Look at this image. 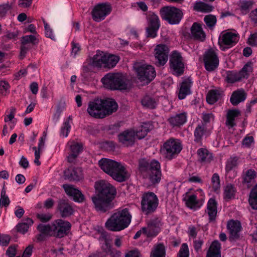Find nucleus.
I'll list each match as a JSON object with an SVG mask.
<instances>
[{"instance_id": "24", "label": "nucleus", "mask_w": 257, "mask_h": 257, "mask_svg": "<svg viewBox=\"0 0 257 257\" xmlns=\"http://www.w3.org/2000/svg\"><path fill=\"white\" fill-rule=\"evenodd\" d=\"M190 37L194 40L203 42L206 38L202 25L197 23H194L190 28Z\"/></svg>"}, {"instance_id": "57", "label": "nucleus", "mask_w": 257, "mask_h": 257, "mask_svg": "<svg viewBox=\"0 0 257 257\" xmlns=\"http://www.w3.org/2000/svg\"><path fill=\"white\" fill-rule=\"evenodd\" d=\"M82 149V146L77 143L72 142L70 145L71 153L79 155Z\"/></svg>"}, {"instance_id": "1", "label": "nucleus", "mask_w": 257, "mask_h": 257, "mask_svg": "<svg viewBox=\"0 0 257 257\" xmlns=\"http://www.w3.org/2000/svg\"><path fill=\"white\" fill-rule=\"evenodd\" d=\"M97 194L92 197V201L97 211L106 212L111 208L110 202L116 194L115 188L105 180H100L95 184Z\"/></svg>"}, {"instance_id": "61", "label": "nucleus", "mask_w": 257, "mask_h": 257, "mask_svg": "<svg viewBox=\"0 0 257 257\" xmlns=\"http://www.w3.org/2000/svg\"><path fill=\"white\" fill-rule=\"evenodd\" d=\"M202 118L205 122H209L214 120V115L211 113H203Z\"/></svg>"}, {"instance_id": "12", "label": "nucleus", "mask_w": 257, "mask_h": 257, "mask_svg": "<svg viewBox=\"0 0 257 257\" xmlns=\"http://www.w3.org/2000/svg\"><path fill=\"white\" fill-rule=\"evenodd\" d=\"M217 50L210 48L206 51L203 55L205 69L209 72L215 70L218 66L219 60Z\"/></svg>"}, {"instance_id": "25", "label": "nucleus", "mask_w": 257, "mask_h": 257, "mask_svg": "<svg viewBox=\"0 0 257 257\" xmlns=\"http://www.w3.org/2000/svg\"><path fill=\"white\" fill-rule=\"evenodd\" d=\"M64 177L70 181H79L83 178L82 169L80 168H69L64 171Z\"/></svg>"}, {"instance_id": "3", "label": "nucleus", "mask_w": 257, "mask_h": 257, "mask_svg": "<svg viewBox=\"0 0 257 257\" xmlns=\"http://www.w3.org/2000/svg\"><path fill=\"white\" fill-rule=\"evenodd\" d=\"M99 165L104 172L117 182H124L130 176L125 167L115 161L105 158L102 159L99 161Z\"/></svg>"}, {"instance_id": "18", "label": "nucleus", "mask_w": 257, "mask_h": 257, "mask_svg": "<svg viewBox=\"0 0 257 257\" xmlns=\"http://www.w3.org/2000/svg\"><path fill=\"white\" fill-rule=\"evenodd\" d=\"M98 240L100 244V248L102 251H99L105 255H108L110 252L113 249L111 244V238L110 235L106 231H102L100 232V236Z\"/></svg>"}, {"instance_id": "43", "label": "nucleus", "mask_w": 257, "mask_h": 257, "mask_svg": "<svg viewBox=\"0 0 257 257\" xmlns=\"http://www.w3.org/2000/svg\"><path fill=\"white\" fill-rule=\"evenodd\" d=\"M151 257H165V248L162 244H159L154 247L151 253Z\"/></svg>"}, {"instance_id": "2", "label": "nucleus", "mask_w": 257, "mask_h": 257, "mask_svg": "<svg viewBox=\"0 0 257 257\" xmlns=\"http://www.w3.org/2000/svg\"><path fill=\"white\" fill-rule=\"evenodd\" d=\"M117 103L111 99H95L89 102L87 112L95 118H104L115 111Z\"/></svg>"}, {"instance_id": "39", "label": "nucleus", "mask_w": 257, "mask_h": 257, "mask_svg": "<svg viewBox=\"0 0 257 257\" xmlns=\"http://www.w3.org/2000/svg\"><path fill=\"white\" fill-rule=\"evenodd\" d=\"M242 78L239 72L228 71L226 72V81L229 83H233L242 80Z\"/></svg>"}, {"instance_id": "19", "label": "nucleus", "mask_w": 257, "mask_h": 257, "mask_svg": "<svg viewBox=\"0 0 257 257\" xmlns=\"http://www.w3.org/2000/svg\"><path fill=\"white\" fill-rule=\"evenodd\" d=\"M135 135V131L133 130L123 131L118 135L119 142L125 147L132 146L136 140Z\"/></svg>"}, {"instance_id": "14", "label": "nucleus", "mask_w": 257, "mask_h": 257, "mask_svg": "<svg viewBox=\"0 0 257 257\" xmlns=\"http://www.w3.org/2000/svg\"><path fill=\"white\" fill-rule=\"evenodd\" d=\"M239 35L236 33L224 32L221 33L218 40V44L222 50L229 49L234 46L239 40Z\"/></svg>"}, {"instance_id": "44", "label": "nucleus", "mask_w": 257, "mask_h": 257, "mask_svg": "<svg viewBox=\"0 0 257 257\" xmlns=\"http://www.w3.org/2000/svg\"><path fill=\"white\" fill-rule=\"evenodd\" d=\"M38 36L39 35H30L22 37L21 38L22 45H26L28 44H37L39 43Z\"/></svg>"}, {"instance_id": "55", "label": "nucleus", "mask_w": 257, "mask_h": 257, "mask_svg": "<svg viewBox=\"0 0 257 257\" xmlns=\"http://www.w3.org/2000/svg\"><path fill=\"white\" fill-rule=\"evenodd\" d=\"M242 145L245 148H250L254 144V139L252 136L246 135L242 141Z\"/></svg>"}, {"instance_id": "31", "label": "nucleus", "mask_w": 257, "mask_h": 257, "mask_svg": "<svg viewBox=\"0 0 257 257\" xmlns=\"http://www.w3.org/2000/svg\"><path fill=\"white\" fill-rule=\"evenodd\" d=\"M206 212L209 216V222L215 220L217 214V202L214 198L208 200Z\"/></svg>"}, {"instance_id": "53", "label": "nucleus", "mask_w": 257, "mask_h": 257, "mask_svg": "<svg viewBox=\"0 0 257 257\" xmlns=\"http://www.w3.org/2000/svg\"><path fill=\"white\" fill-rule=\"evenodd\" d=\"M211 183L214 191H217L220 188V179L218 174L214 173L211 178Z\"/></svg>"}, {"instance_id": "47", "label": "nucleus", "mask_w": 257, "mask_h": 257, "mask_svg": "<svg viewBox=\"0 0 257 257\" xmlns=\"http://www.w3.org/2000/svg\"><path fill=\"white\" fill-rule=\"evenodd\" d=\"M238 158L237 157H230L226 163L225 171L227 173L232 170L238 165Z\"/></svg>"}, {"instance_id": "17", "label": "nucleus", "mask_w": 257, "mask_h": 257, "mask_svg": "<svg viewBox=\"0 0 257 257\" xmlns=\"http://www.w3.org/2000/svg\"><path fill=\"white\" fill-rule=\"evenodd\" d=\"M71 225L68 221L57 219L53 222L54 236L61 238L67 235L70 229Z\"/></svg>"}, {"instance_id": "29", "label": "nucleus", "mask_w": 257, "mask_h": 257, "mask_svg": "<svg viewBox=\"0 0 257 257\" xmlns=\"http://www.w3.org/2000/svg\"><path fill=\"white\" fill-rule=\"evenodd\" d=\"M246 93L243 89H239L232 93L230 101L233 105H237L239 103L244 101L246 98Z\"/></svg>"}, {"instance_id": "26", "label": "nucleus", "mask_w": 257, "mask_h": 257, "mask_svg": "<svg viewBox=\"0 0 257 257\" xmlns=\"http://www.w3.org/2000/svg\"><path fill=\"white\" fill-rule=\"evenodd\" d=\"M58 209L62 217H68L74 212L72 206L65 200H61L58 202Z\"/></svg>"}, {"instance_id": "7", "label": "nucleus", "mask_w": 257, "mask_h": 257, "mask_svg": "<svg viewBox=\"0 0 257 257\" xmlns=\"http://www.w3.org/2000/svg\"><path fill=\"white\" fill-rule=\"evenodd\" d=\"M157 196L152 192H145L141 197V206L142 211L147 215L154 212L159 205Z\"/></svg>"}, {"instance_id": "22", "label": "nucleus", "mask_w": 257, "mask_h": 257, "mask_svg": "<svg viewBox=\"0 0 257 257\" xmlns=\"http://www.w3.org/2000/svg\"><path fill=\"white\" fill-rule=\"evenodd\" d=\"M160 221L158 220H153L148 223L146 227H143V233L147 237L156 236L160 231Z\"/></svg>"}, {"instance_id": "60", "label": "nucleus", "mask_w": 257, "mask_h": 257, "mask_svg": "<svg viewBox=\"0 0 257 257\" xmlns=\"http://www.w3.org/2000/svg\"><path fill=\"white\" fill-rule=\"evenodd\" d=\"M37 217L42 222H47L51 219L52 216L49 213H39Z\"/></svg>"}, {"instance_id": "15", "label": "nucleus", "mask_w": 257, "mask_h": 257, "mask_svg": "<svg viewBox=\"0 0 257 257\" xmlns=\"http://www.w3.org/2000/svg\"><path fill=\"white\" fill-rule=\"evenodd\" d=\"M147 20L148 25L146 28L147 36L154 38L157 36L160 26L159 17L154 13L150 12L147 15Z\"/></svg>"}, {"instance_id": "64", "label": "nucleus", "mask_w": 257, "mask_h": 257, "mask_svg": "<svg viewBox=\"0 0 257 257\" xmlns=\"http://www.w3.org/2000/svg\"><path fill=\"white\" fill-rule=\"evenodd\" d=\"M249 17L251 22L257 25V8L250 12Z\"/></svg>"}, {"instance_id": "50", "label": "nucleus", "mask_w": 257, "mask_h": 257, "mask_svg": "<svg viewBox=\"0 0 257 257\" xmlns=\"http://www.w3.org/2000/svg\"><path fill=\"white\" fill-rule=\"evenodd\" d=\"M71 129V125L69 120L65 121L61 128L60 136L63 137H67Z\"/></svg>"}, {"instance_id": "52", "label": "nucleus", "mask_w": 257, "mask_h": 257, "mask_svg": "<svg viewBox=\"0 0 257 257\" xmlns=\"http://www.w3.org/2000/svg\"><path fill=\"white\" fill-rule=\"evenodd\" d=\"M148 132V129H147L144 125H142L139 130L135 132L136 139L140 140L145 138L147 136Z\"/></svg>"}, {"instance_id": "58", "label": "nucleus", "mask_w": 257, "mask_h": 257, "mask_svg": "<svg viewBox=\"0 0 257 257\" xmlns=\"http://www.w3.org/2000/svg\"><path fill=\"white\" fill-rule=\"evenodd\" d=\"M11 9L12 6L9 3L0 5V16H5Z\"/></svg>"}, {"instance_id": "51", "label": "nucleus", "mask_w": 257, "mask_h": 257, "mask_svg": "<svg viewBox=\"0 0 257 257\" xmlns=\"http://www.w3.org/2000/svg\"><path fill=\"white\" fill-rule=\"evenodd\" d=\"M253 4V0L242 1L240 3V8L243 12L246 13L252 7Z\"/></svg>"}, {"instance_id": "21", "label": "nucleus", "mask_w": 257, "mask_h": 257, "mask_svg": "<svg viewBox=\"0 0 257 257\" xmlns=\"http://www.w3.org/2000/svg\"><path fill=\"white\" fill-rule=\"evenodd\" d=\"M257 173L253 169H244L241 175L242 182L247 187L250 188L255 183Z\"/></svg>"}, {"instance_id": "23", "label": "nucleus", "mask_w": 257, "mask_h": 257, "mask_svg": "<svg viewBox=\"0 0 257 257\" xmlns=\"http://www.w3.org/2000/svg\"><path fill=\"white\" fill-rule=\"evenodd\" d=\"M63 188L68 196L73 197L74 201L78 202H82L84 201L85 199L84 195L73 185L64 184L63 185Z\"/></svg>"}, {"instance_id": "11", "label": "nucleus", "mask_w": 257, "mask_h": 257, "mask_svg": "<svg viewBox=\"0 0 257 257\" xmlns=\"http://www.w3.org/2000/svg\"><path fill=\"white\" fill-rule=\"evenodd\" d=\"M112 11V6L108 3H101L96 4L91 11L93 20L96 22H100L105 19Z\"/></svg>"}, {"instance_id": "32", "label": "nucleus", "mask_w": 257, "mask_h": 257, "mask_svg": "<svg viewBox=\"0 0 257 257\" xmlns=\"http://www.w3.org/2000/svg\"><path fill=\"white\" fill-rule=\"evenodd\" d=\"M106 53L103 51L97 50L95 55L91 60V65L95 67H104Z\"/></svg>"}, {"instance_id": "49", "label": "nucleus", "mask_w": 257, "mask_h": 257, "mask_svg": "<svg viewBox=\"0 0 257 257\" xmlns=\"http://www.w3.org/2000/svg\"><path fill=\"white\" fill-rule=\"evenodd\" d=\"M204 21L209 29H212L216 25V18L214 16L207 15L204 17Z\"/></svg>"}, {"instance_id": "27", "label": "nucleus", "mask_w": 257, "mask_h": 257, "mask_svg": "<svg viewBox=\"0 0 257 257\" xmlns=\"http://www.w3.org/2000/svg\"><path fill=\"white\" fill-rule=\"evenodd\" d=\"M227 228L229 231L230 237L234 239L238 237L241 226L239 221L230 220L227 222Z\"/></svg>"}, {"instance_id": "5", "label": "nucleus", "mask_w": 257, "mask_h": 257, "mask_svg": "<svg viewBox=\"0 0 257 257\" xmlns=\"http://www.w3.org/2000/svg\"><path fill=\"white\" fill-rule=\"evenodd\" d=\"M139 169L143 177L148 179L152 184L160 181L162 174L160 164L158 161L142 159L139 160Z\"/></svg>"}, {"instance_id": "30", "label": "nucleus", "mask_w": 257, "mask_h": 257, "mask_svg": "<svg viewBox=\"0 0 257 257\" xmlns=\"http://www.w3.org/2000/svg\"><path fill=\"white\" fill-rule=\"evenodd\" d=\"M184 200L186 201V206L193 209L199 208L202 206L203 202V199L198 200L195 194H186Z\"/></svg>"}, {"instance_id": "42", "label": "nucleus", "mask_w": 257, "mask_h": 257, "mask_svg": "<svg viewBox=\"0 0 257 257\" xmlns=\"http://www.w3.org/2000/svg\"><path fill=\"white\" fill-rule=\"evenodd\" d=\"M37 229L40 233L45 234L46 235L54 236L55 232L53 229V223L52 225L40 224L38 226Z\"/></svg>"}, {"instance_id": "9", "label": "nucleus", "mask_w": 257, "mask_h": 257, "mask_svg": "<svg viewBox=\"0 0 257 257\" xmlns=\"http://www.w3.org/2000/svg\"><path fill=\"white\" fill-rule=\"evenodd\" d=\"M161 18L171 25L178 24L181 21L183 13L181 10L175 7L166 6L160 10Z\"/></svg>"}, {"instance_id": "54", "label": "nucleus", "mask_w": 257, "mask_h": 257, "mask_svg": "<svg viewBox=\"0 0 257 257\" xmlns=\"http://www.w3.org/2000/svg\"><path fill=\"white\" fill-rule=\"evenodd\" d=\"M189 251L186 243H183L178 253L177 257H189Z\"/></svg>"}, {"instance_id": "20", "label": "nucleus", "mask_w": 257, "mask_h": 257, "mask_svg": "<svg viewBox=\"0 0 257 257\" xmlns=\"http://www.w3.org/2000/svg\"><path fill=\"white\" fill-rule=\"evenodd\" d=\"M187 120V113L182 112L170 116L168 118V122L172 127H180L185 124Z\"/></svg>"}, {"instance_id": "13", "label": "nucleus", "mask_w": 257, "mask_h": 257, "mask_svg": "<svg viewBox=\"0 0 257 257\" xmlns=\"http://www.w3.org/2000/svg\"><path fill=\"white\" fill-rule=\"evenodd\" d=\"M169 62L171 70L174 75L179 76L183 73L184 65L180 53L176 51H173Z\"/></svg>"}, {"instance_id": "35", "label": "nucleus", "mask_w": 257, "mask_h": 257, "mask_svg": "<svg viewBox=\"0 0 257 257\" xmlns=\"http://www.w3.org/2000/svg\"><path fill=\"white\" fill-rule=\"evenodd\" d=\"M240 112L236 109L229 110L226 115V125L229 127H232L236 125L235 119L239 115Z\"/></svg>"}, {"instance_id": "6", "label": "nucleus", "mask_w": 257, "mask_h": 257, "mask_svg": "<svg viewBox=\"0 0 257 257\" xmlns=\"http://www.w3.org/2000/svg\"><path fill=\"white\" fill-rule=\"evenodd\" d=\"M104 87L111 90H127L129 88V81L121 73H108L102 79Z\"/></svg>"}, {"instance_id": "45", "label": "nucleus", "mask_w": 257, "mask_h": 257, "mask_svg": "<svg viewBox=\"0 0 257 257\" xmlns=\"http://www.w3.org/2000/svg\"><path fill=\"white\" fill-rule=\"evenodd\" d=\"M142 104L144 107L150 109L155 108L157 105V103L155 99L148 95L145 96L143 97L142 100Z\"/></svg>"}, {"instance_id": "41", "label": "nucleus", "mask_w": 257, "mask_h": 257, "mask_svg": "<svg viewBox=\"0 0 257 257\" xmlns=\"http://www.w3.org/2000/svg\"><path fill=\"white\" fill-rule=\"evenodd\" d=\"M253 70V63L249 61L247 62L243 68L238 71L242 79H246L248 77Z\"/></svg>"}, {"instance_id": "36", "label": "nucleus", "mask_w": 257, "mask_h": 257, "mask_svg": "<svg viewBox=\"0 0 257 257\" xmlns=\"http://www.w3.org/2000/svg\"><path fill=\"white\" fill-rule=\"evenodd\" d=\"M34 222L33 220L30 218H26L23 219V221L18 223L16 226L17 230L18 232L25 234L26 233L29 227L32 225Z\"/></svg>"}, {"instance_id": "56", "label": "nucleus", "mask_w": 257, "mask_h": 257, "mask_svg": "<svg viewBox=\"0 0 257 257\" xmlns=\"http://www.w3.org/2000/svg\"><path fill=\"white\" fill-rule=\"evenodd\" d=\"M43 22L44 24L46 36L48 38H50L52 40H55V36L53 34L52 29L45 21L44 20Z\"/></svg>"}, {"instance_id": "4", "label": "nucleus", "mask_w": 257, "mask_h": 257, "mask_svg": "<svg viewBox=\"0 0 257 257\" xmlns=\"http://www.w3.org/2000/svg\"><path fill=\"white\" fill-rule=\"evenodd\" d=\"M132 215L127 208L117 210L106 221L105 226L109 230L119 231L127 227Z\"/></svg>"}, {"instance_id": "33", "label": "nucleus", "mask_w": 257, "mask_h": 257, "mask_svg": "<svg viewBox=\"0 0 257 257\" xmlns=\"http://www.w3.org/2000/svg\"><path fill=\"white\" fill-rule=\"evenodd\" d=\"M221 244L218 240L213 241L211 244L206 257H221Z\"/></svg>"}, {"instance_id": "37", "label": "nucleus", "mask_w": 257, "mask_h": 257, "mask_svg": "<svg viewBox=\"0 0 257 257\" xmlns=\"http://www.w3.org/2000/svg\"><path fill=\"white\" fill-rule=\"evenodd\" d=\"M197 155L198 156V160L201 163H209L212 159V154L206 149L200 148L198 149Z\"/></svg>"}, {"instance_id": "62", "label": "nucleus", "mask_w": 257, "mask_h": 257, "mask_svg": "<svg viewBox=\"0 0 257 257\" xmlns=\"http://www.w3.org/2000/svg\"><path fill=\"white\" fill-rule=\"evenodd\" d=\"M10 240V237L7 235H0V244L3 246H7Z\"/></svg>"}, {"instance_id": "46", "label": "nucleus", "mask_w": 257, "mask_h": 257, "mask_svg": "<svg viewBox=\"0 0 257 257\" xmlns=\"http://www.w3.org/2000/svg\"><path fill=\"white\" fill-rule=\"evenodd\" d=\"M205 132V127L203 124H199L195 129L194 135V141L197 143H199L201 142L202 137Z\"/></svg>"}, {"instance_id": "8", "label": "nucleus", "mask_w": 257, "mask_h": 257, "mask_svg": "<svg viewBox=\"0 0 257 257\" xmlns=\"http://www.w3.org/2000/svg\"><path fill=\"white\" fill-rule=\"evenodd\" d=\"M134 68L138 79L144 84H148L156 76L155 69L151 65L137 62L135 63Z\"/></svg>"}, {"instance_id": "10", "label": "nucleus", "mask_w": 257, "mask_h": 257, "mask_svg": "<svg viewBox=\"0 0 257 257\" xmlns=\"http://www.w3.org/2000/svg\"><path fill=\"white\" fill-rule=\"evenodd\" d=\"M182 150V146L178 139L170 138L166 141L161 149L162 155L169 160H171L178 155Z\"/></svg>"}, {"instance_id": "63", "label": "nucleus", "mask_w": 257, "mask_h": 257, "mask_svg": "<svg viewBox=\"0 0 257 257\" xmlns=\"http://www.w3.org/2000/svg\"><path fill=\"white\" fill-rule=\"evenodd\" d=\"M248 44L251 46L257 45V33L251 34L248 39Z\"/></svg>"}, {"instance_id": "16", "label": "nucleus", "mask_w": 257, "mask_h": 257, "mask_svg": "<svg viewBox=\"0 0 257 257\" xmlns=\"http://www.w3.org/2000/svg\"><path fill=\"white\" fill-rule=\"evenodd\" d=\"M169 49L165 44L157 45L155 49L154 55L155 64L157 66H164L168 61Z\"/></svg>"}, {"instance_id": "38", "label": "nucleus", "mask_w": 257, "mask_h": 257, "mask_svg": "<svg viewBox=\"0 0 257 257\" xmlns=\"http://www.w3.org/2000/svg\"><path fill=\"white\" fill-rule=\"evenodd\" d=\"M106 60L104 62V67L112 68L114 67L119 61V57L114 55L106 53Z\"/></svg>"}, {"instance_id": "48", "label": "nucleus", "mask_w": 257, "mask_h": 257, "mask_svg": "<svg viewBox=\"0 0 257 257\" xmlns=\"http://www.w3.org/2000/svg\"><path fill=\"white\" fill-rule=\"evenodd\" d=\"M235 189L231 184L227 185L224 190V198L225 199H230L234 197Z\"/></svg>"}, {"instance_id": "28", "label": "nucleus", "mask_w": 257, "mask_h": 257, "mask_svg": "<svg viewBox=\"0 0 257 257\" xmlns=\"http://www.w3.org/2000/svg\"><path fill=\"white\" fill-rule=\"evenodd\" d=\"M192 82L189 79L184 80L181 84L178 92V98L179 99H184L187 95L191 94V87Z\"/></svg>"}, {"instance_id": "40", "label": "nucleus", "mask_w": 257, "mask_h": 257, "mask_svg": "<svg viewBox=\"0 0 257 257\" xmlns=\"http://www.w3.org/2000/svg\"><path fill=\"white\" fill-rule=\"evenodd\" d=\"M248 203L253 209L257 210V184L250 192Z\"/></svg>"}, {"instance_id": "59", "label": "nucleus", "mask_w": 257, "mask_h": 257, "mask_svg": "<svg viewBox=\"0 0 257 257\" xmlns=\"http://www.w3.org/2000/svg\"><path fill=\"white\" fill-rule=\"evenodd\" d=\"M10 85L5 81H0V93L3 95H6L7 91L9 89Z\"/></svg>"}, {"instance_id": "34", "label": "nucleus", "mask_w": 257, "mask_h": 257, "mask_svg": "<svg viewBox=\"0 0 257 257\" xmlns=\"http://www.w3.org/2000/svg\"><path fill=\"white\" fill-rule=\"evenodd\" d=\"M223 91L220 89H212L210 90L207 96L206 100L210 104L215 103L222 96Z\"/></svg>"}]
</instances>
